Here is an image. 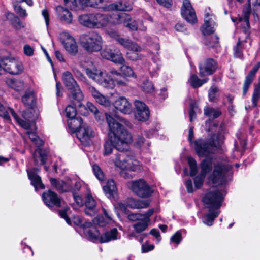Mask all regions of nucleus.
Here are the masks:
<instances>
[{"label": "nucleus", "instance_id": "nucleus-1", "mask_svg": "<svg viewBox=\"0 0 260 260\" xmlns=\"http://www.w3.org/2000/svg\"><path fill=\"white\" fill-rule=\"evenodd\" d=\"M109 132V139L104 145L103 154L108 155L112 153L113 148L118 152L114 160L115 166L121 170L135 171L137 168V161L128 157V144L132 142L131 134L110 115L105 114Z\"/></svg>", "mask_w": 260, "mask_h": 260}, {"label": "nucleus", "instance_id": "nucleus-2", "mask_svg": "<svg viewBox=\"0 0 260 260\" xmlns=\"http://www.w3.org/2000/svg\"><path fill=\"white\" fill-rule=\"evenodd\" d=\"M200 176L194 179V188L200 189L203 184V181L207 173L213 168L209 178L213 183L223 185L231 180L232 167L224 162L214 161L211 158H205L200 164Z\"/></svg>", "mask_w": 260, "mask_h": 260}, {"label": "nucleus", "instance_id": "nucleus-3", "mask_svg": "<svg viewBox=\"0 0 260 260\" xmlns=\"http://www.w3.org/2000/svg\"><path fill=\"white\" fill-rule=\"evenodd\" d=\"M193 131L192 127H190L188 134V140L190 143L194 144V147L197 154L199 157H207L211 153H213L216 148L219 147L222 143L224 139L223 127L219 128L218 133L212 136L209 143L205 142L202 139H199L193 142Z\"/></svg>", "mask_w": 260, "mask_h": 260}, {"label": "nucleus", "instance_id": "nucleus-4", "mask_svg": "<svg viewBox=\"0 0 260 260\" xmlns=\"http://www.w3.org/2000/svg\"><path fill=\"white\" fill-rule=\"evenodd\" d=\"M223 200V194L220 191L215 190L208 192L203 198V203L209 208V213L204 215L202 218L204 224L211 226L214 219L218 216L220 211L212 212L220 208Z\"/></svg>", "mask_w": 260, "mask_h": 260}, {"label": "nucleus", "instance_id": "nucleus-5", "mask_svg": "<svg viewBox=\"0 0 260 260\" xmlns=\"http://www.w3.org/2000/svg\"><path fill=\"white\" fill-rule=\"evenodd\" d=\"M87 76L99 85L107 89H113L117 85L115 75L111 76L105 72L95 67L87 68L85 69Z\"/></svg>", "mask_w": 260, "mask_h": 260}, {"label": "nucleus", "instance_id": "nucleus-6", "mask_svg": "<svg viewBox=\"0 0 260 260\" xmlns=\"http://www.w3.org/2000/svg\"><path fill=\"white\" fill-rule=\"evenodd\" d=\"M79 42L85 50L89 53H93L102 49L103 40L99 33L95 31H91L81 35Z\"/></svg>", "mask_w": 260, "mask_h": 260}, {"label": "nucleus", "instance_id": "nucleus-7", "mask_svg": "<svg viewBox=\"0 0 260 260\" xmlns=\"http://www.w3.org/2000/svg\"><path fill=\"white\" fill-rule=\"evenodd\" d=\"M62 80L73 99L77 101V106L80 109H86V107L80 103V101L83 99V95L71 73L69 71L64 72Z\"/></svg>", "mask_w": 260, "mask_h": 260}, {"label": "nucleus", "instance_id": "nucleus-8", "mask_svg": "<svg viewBox=\"0 0 260 260\" xmlns=\"http://www.w3.org/2000/svg\"><path fill=\"white\" fill-rule=\"evenodd\" d=\"M23 70L22 63L14 58H0V75L8 73L12 75H18Z\"/></svg>", "mask_w": 260, "mask_h": 260}, {"label": "nucleus", "instance_id": "nucleus-9", "mask_svg": "<svg viewBox=\"0 0 260 260\" xmlns=\"http://www.w3.org/2000/svg\"><path fill=\"white\" fill-rule=\"evenodd\" d=\"M120 73L115 69H111L110 71L112 75H115L117 78L115 79L117 86L118 87H126L128 85L129 80L128 78L136 77L133 69L126 64H122L120 67Z\"/></svg>", "mask_w": 260, "mask_h": 260}, {"label": "nucleus", "instance_id": "nucleus-10", "mask_svg": "<svg viewBox=\"0 0 260 260\" xmlns=\"http://www.w3.org/2000/svg\"><path fill=\"white\" fill-rule=\"evenodd\" d=\"M64 1L67 7L76 10L86 7L102 9L103 10V8L106 6H103V0H64Z\"/></svg>", "mask_w": 260, "mask_h": 260}, {"label": "nucleus", "instance_id": "nucleus-11", "mask_svg": "<svg viewBox=\"0 0 260 260\" xmlns=\"http://www.w3.org/2000/svg\"><path fill=\"white\" fill-rule=\"evenodd\" d=\"M130 187L133 192L141 198L148 197L152 193L150 187L142 179L132 182Z\"/></svg>", "mask_w": 260, "mask_h": 260}, {"label": "nucleus", "instance_id": "nucleus-12", "mask_svg": "<svg viewBox=\"0 0 260 260\" xmlns=\"http://www.w3.org/2000/svg\"><path fill=\"white\" fill-rule=\"evenodd\" d=\"M11 114L19 124L24 128H28L30 126V123L20 118L15 113L12 109L4 106L0 103V116L3 117L5 120L9 122L10 121Z\"/></svg>", "mask_w": 260, "mask_h": 260}, {"label": "nucleus", "instance_id": "nucleus-13", "mask_svg": "<svg viewBox=\"0 0 260 260\" xmlns=\"http://www.w3.org/2000/svg\"><path fill=\"white\" fill-rule=\"evenodd\" d=\"M22 101L24 105L28 108L25 111L22 113V117L25 120H29L32 118V106L35 103V96L34 92L31 90H27L25 91V94L22 97Z\"/></svg>", "mask_w": 260, "mask_h": 260}, {"label": "nucleus", "instance_id": "nucleus-14", "mask_svg": "<svg viewBox=\"0 0 260 260\" xmlns=\"http://www.w3.org/2000/svg\"><path fill=\"white\" fill-rule=\"evenodd\" d=\"M61 40L67 52L71 55L75 56L78 52V47L75 39L69 33L64 32L61 35Z\"/></svg>", "mask_w": 260, "mask_h": 260}, {"label": "nucleus", "instance_id": "nucleus-15", "mask_svg": "<svg viewBox=\"0 0 260 260\" xmlns=\"http://www.w3.org/2000/svg\"><path fill=\"white\" fill-rule=\"evenodd\" d=\"M76 135L83 145H88L91 142V139L95 136V133L87 124L84 123L77 131Z\"/></svg>", "mask_w": 260, "mask_h": 260}, {"label": "nucleus", "instance_id": "nucleus-16", "mask_svg": "<svg viewBox=\"0 0 260 260\" xmlns=\"http://www.w3.org/2000/svg\"><path fill=\"white\" fill-rule=\"evenodd\" d=\"M205 23L201 28V31L205 36L214 32L216 23L214 21L215 16L211 13L209 8L205 10Z\"/></svg>", "mask_w": 260, "mask_h": 260}, {"label": "nucleus", "instance_id": "nucleus-17", "mask_svg": "<svg viewBox=\"0 0 260 260\" xmlns=\"http://www.w3.org/2000/svg\"><path fill=\"white\" fill-rule=\"evenodd\" d=\"M217 68V62L212 58H207L202 61L199 66L201 77L213 74Z\"/></svg>", "mask_w": 260, "mask_h": 260}, {"label": "nucleus", "instance_id": "nucleus-18", "mask_svg": "<svg viewBox=\"0 0 260 260\" xmlns=\"http://www.w3.org/2000/svg\"><path fill=\"white\" fill-rule=\"evenodd\" d=\"M182 17L189 23L193 24L197 21L194 10L193 9L189 0H183L181 9Z\"/></svg>", "mask_w": 260, "mask_h": 260}, {"label": "nucleus", "instance_id": "nucleus-19", "mask_svg": "<svg viewBox=\"0 0 260 260\" xmlns=\"http://www.w3.org/2000/svg\"><path fill=\"white\" fill-rule=\"evenodd\" d=\"M136 108L135 117L139 121H146L149 117V111L146 104L140 101L135 102Z\"/></svg>", "mask_w": 260, "mask_h": 260}, {"label": "nucleus", "instance_id": "nucleus-20", "mask_svg": "<svg viewBox=\"0 0 260 260\" xmlns=\"http://www.w3.org/2000/svg\"><path fill=\"white\" fill-rule=\"evenodd\" d=\"M44 203L48 207H61L64 201L57 196V194L51 190L44 192L42 195Z\"/></svg>", "mask_w": 260, "mask_h": 260}, {"label": "nucleus", "instance_id": "nucleus-21", "mask_svg": "<svg viewBox=\"0 0 260 260\" xmlns=\"http://www.w3.org/2000/svg\"><path fill=\"white\" fill-rule=\"evenodd\" d=\"M101 54L103 58L110 60L115 63L123 64L125 62L122 54L119 51L114 53L112 49L106 48L102 51Z\"/></svg>", "mask_w": 260, "mask_h": 260}, {"label": "nucleus", "instance_id": "nucleus-22", "mask_svg": "<svg viewBox=\"0 0 260 260\" xmlns=\"http://www.w3.org/2000/svg\"><path fill=\"white\" fill-rule=\"evenodd\" d=\"M84 232L88 238L94 242H100V233L91 222H85L83 225Z\"/></svg>", "mask_w": 260, "mask_h": 260}, {"label": "nucleus", "instance_id": "nucleus-23", "mask_svg": "<svg viewBox=\"0 0 260 260\" xmlns=\"http://www.w3.org/2000/svg\"><path fill=\"white\" fill-rule=\"evenodd\" d=\"M132 4L131 0H121L118 4H111L105 6L103 8V11H109L114 10L118 11H129L132 9Z\"/></svg>", "mask_w": 260, "mask_h": 260}, {"label": "nucleus", "instance_id": "nucleus-24", "mask_svg": "<svg viewBox=\"0 0 260 260\" xmlns=\"http://www.w3.org/2000/svg\"><path fill=\"white\" fill-rule=\"evenodd\" d=\"M113 105L117 110L124 114H129L132 112V105L124 96H119L117 98Z\"/></svg>", "mask_w": 260, "mask_h": 260}, {"label": "nucleus", "instance_id": "nucleus-25", "mask_svg": "<svg viewBox=\"0 0 260 260\" xmlns=\"http://www.w3.org/2000/svg\"><path fill=\"white\" fill-rule=\"evenodd\" d=\"M109 21L108 15L93 13V29H100L107 25Z\"/></svg>", "mask_w": 260, "mask_h": 260}, {"label": "nucleus", "instance_id": "nucleus-26", "mask_svg": "<svg viewBox=\"0 0 260 260\" xmlns=\"http://www.w3.org/2000/svg\"><path fill=\"white\" fill-rule=\"evenodd\" d=\"M57 15L59 20L64 24H71L73 20V15L71 12L62 6H57L56 8Z\"/></svg>", "mask_w": 260, "mask_h": 260}, {"label": "nucleus", "instance_id": "nucleus-27", "mask_svg": "<svg viewBox=\"0 0 260 260\" xmlns=\"http://www.w3.org/2000/svg\"><path fill=\"white\" fill-rule=\"evenodd\" d=\"M33 160L36 165H45L48 157L47 150L37 149L32 153Z\"/></svg>", "mask_w": 260, "mask_h": 260}, {"label": "nucleus", "instance_id": "nucleus-28", "mask_svg": "<svg viewBox=\"0 0 260 260\" xmlns=\"http://www.w3.org/2000/svg\"><path fill=\"white\" fill-rule=\"evenodd\" d=\"M39 171L38 169H33L27 170L29 179L31 180V184L34 186L36 190L38 188L44 189L45 186L42 183L41 177L37 174Z\"/></svg>", "mask_w": 260, "mask_h": 260}, {"label": "nucleus", "instance_id": "nucleus-29", "mask_svg": "<svg viewBox=\"0 0 260 260\" xmlns=\"http://www.w3.org/2000/svg\"><path fill=\"white\" fill-rule=\"evenodd\" d=\"M85 213L89 216H94L97 213L96 209V203L93 197L88 194L86 197Z\"/></svg>", "mask_w": 260, "mask_h": 260}, {"label": "nucleus", "instance_id": "nucleus-30", "mask_svg": "<svg viewBox=\"0 0 260 260\" xmlns=\"http://www.w3.org/2000/svg\"><path fill=\"white\" fill-rule=\"evenodd\" d=\"M118 232L117 229L113 228L109 231L106 230L100 235V243H107L118 239Z\"/></svg>", "mask_w": 260, "mask_h": 260}, {"label": "nucleus", "instance_id": "nucleus-31", "mask_svg": "<svg viewBox=\"0 0 260 260\" xmlns=\"http://www.w3.org/2000/svg\"><path fill=\"white\" fill-rule=\"evenodd\" d=\"M116 41L124 48L131 51L140 52L141 47L137 43L133 42L129 39L123 38L120 36Z\"/></svg>", "mask_w": 260, "mask_h": 260}, {"label": "nucleus", "instance_id": "nucleus-32", "mask_svg": "<svg viewBox=\"0 0 260 260\" xmlns=\"http://www.w3.org/2000/svg\"><path fill=\"white\" fill-rule=\"evenodd\" d=\"M260 68V62L257 63V64L252 68V69L249 72L248 74L246 77L245 80L243 87V94L245 95L249 88L250 85L252 82V81L255 77L256 73L258 71Z\"/></svg>", "mask_w": 260, "mask_h": 260}, {"label": "nucleus", "instance_id": "nucleus-33", "mask_svg": "<svg viewBox=\"0 0 260 260\" xmlns=\"http://www.w3.org/2000/svg\"><path fill=\"white\" fill-rule=\"evenodd\" d=\"M51 184L57 190L60 192L70 191L72 189L71 183L65 182L63 180H57L55 178H51Z\"/></svg>", "mask_w": 260, "mask_h": 260}, {"label": "nucleus", "instance_id": "nucleus-34", "mask_svg": "<svg viewBox=\"0 0 260 260\" xmlns=\"http://www.w3.org/2000/svg\"><path fill=\"white\" fill-rule=\"evenodd\" d=\"M109 17V22H111L114 24H118L122 23L123 24V21L125 20H128L129 19V15L125 13H120L116 12L114 13L112 15L108 16Z\"/></svg>", "mask_w": 260, "mask_h": 260}, {"label": "nucleus", "instance_id": "nucleus-35", "mask_svg": "<svg viewBox=\"0 0 260 260\" xmlns=\"http://www.w3.org/2000/svg\"><path fill=\"white\" fill-rule=\"evenodd\" d=\"M34 118L29 119V120H25V121L30 123V126L28 128H25L27 130L26 134L28 135L31 141L38 147L41 146L43 145V142L37 136H36L35 132L30 130L31 126L33 125L32 121Z\"/></svg>", "mask_w": 260, "mask_h": 260}, {"label": "nucleus", "instance_id": "nucleus-36", "mask_svg": "<svg viewBox=\"0 0 260 260\" xmlns=\"http://www.w3.org/2000/svg\"><path fill=\"white\" fill-rule=\"evenodd\" d=\"M150 204L148 200H136L134 199H128L126 206L131 208L140 209L147 207Z\"/></svg>", "mask_w": 260, "mask_h": 260}, {"label": "nucleus", "instance_id": "nucleus-37", "mask_svg": "<svg viewBox=\"0 0 260 260\" xmlns=\"http://www.w3.org/2000/svg\"><path fill=\"white\" fill-rule=\"evenodd\" d=\"M68 125L69 129L72 132H77V131L84 123H82V120L80 117H75L68 119Z\"/></svg>", "mask_w": 260, "mask_h": 260}, {"label": "nucleus", "instance_id": "nucleus-38", "mask_svg": "<svg viewBox=\"0 0 260 260\" xmlns=\"http://www.w3.org/2000/svg\"><path fill=\"white\" fill-rule=\"evenodd\" d=\"M103 212L106 218H104L102 215L98 216L92 220L93 223L94 225H98L100 226H104L107 224L110 220H112V218L111 216L108 214L107 210L103 209Z\"/></svg>", "mask_w": 260, "mask_h": 260}, {"label": "nucleus", "instance_id": "nucleus-39", "mask_svg": "<svg viewBox=\"0 0 260 260\" xmlns=\"http://www.w3.org/2000/svg\"><path fill=\"white\" fill-rule=\"evenodd\" d=\"M79 21L83 26L93 29V13L80 15Z\"/></svg>", "mask_w": 260, "mask_h": 260}, {"label": "nucleus", "instance_id": "nucleus-40", "mask_svg": "<svg viewBox=\"0 0 260 260\" xmlns=\"http://www.w3.org/2000/svg\"><path fill=\"white\" fill-rule=\"evenodd\" d=\"M103 189L108 197H111L117 190L115 182L113 180H109L106 185L103 187Z\"/></svg>", "mask_w": 260, "mask_h": 260}, {"label": "nucleus", "instance_id": "nucleus-41", "mask_svg": "<svg viewBox=\"0 0 260 260\" xmlns=\"http://www.w3.org/2000/svg\"><path fill=\"white\" fill-rule=\"evenodd\" d=\"M149 223L148 220L146 221L144 218H142L134 223L132 227L137 233H140L144 231L148 228Z\"/></svg>", "mask_w": 260, "mask_h": 260}, {"label": "nucleus", "instance_id": "nucleus-42", "mask_svg": "<svg viewBox=\"0 0 260 260\" xmlns=\"http://www.w3.org/2000/svg\"><path fill=\"white\" fill-rule=\"evenodd\" d=\"M135 143L136 146L140 148L146 149L150 146V143L140 134L136 136Z\"/></svg>", "mask_w": 260, "mask_h": 260}, {"label": "nucleus", "instance_id": "nucleus-43", "mask_svg": "<svg viewBox=\"0 0 260 260\" xmlns=\"http://www.w3.org/2000/svg\"><path fill=\"white\" fill-rule=\"evenodd\" d=\"M208 80V78L201 80L197 75L193 74L188 80V82L192 87L196 88L201 86L204 83L207 82Z\"/></svg>", "mask_w": 260, "mask_h": 260}, {"label": "nucleus", "instance_id": "nucleus-44", "mask_svg": "<svg viewBox=\"0 0 260 260\" xmlns=\"http://www.w3.org/2000/svg\"><path fill=\"white\" fill-rule=\"evenodd\" d=\"M204 44L209 48H217L219 46V40L217 36L206 37L204 40Z\"/></svg>", "mask_w": 260, "mask_h": 260}, {"label": "nucleus", "instance_id": "nucleus-45", "mask_svg": "<svg viewBox=\"0 0 260 260\" xmlns=\"http://www.w3.org/2000/svg\"><path fill=\"white\" fill-rule=\"evenodd\" d=\"M204 114L208 117L209 119H215L218 117L221 114V112L216 109L211 107H206L204 108Z\"/></svg>", "mask_w": 260, "mask_h": 260}, {"label": "nucleus", "instance_id": "nucleus-46", "mask_svg": "<svg viewBox=\"0 0 260 260\" xmlns=\"http://www.w3.org/2000/svg\"><path fill=\"white\" fill-rule=\"evenodd\" d=\"M187 161L190 167V175L193 177L195 176L198 172L197 162L192 157H188Z\"/></svg>", "mask_w": 260, "mask_h": 260}, {"label": "nucleus", "instance_id": "nucleus-47", "mask_svg": "<svg viewBox=\"0 0 260 260\" xmlns=\"http://www.w3.org/2000/svg\"><path fill=\"white\" fill-rule=\"evenodd\" d=\"M260 98V85H257L253 91L252 96V103L253 107H256Z\"/></svg>", "mask_w": 260, "mask_h": 260}, {"label": "nucleus", "instance_id": "nucleus-48", "mask_svg": "<svg viewBox=\"0 0 260 260\" xmlns=\"http://www.w3.org/2000/svg\"><path fill=\"white\" fill-rule=\"evenodd\" d=\"M11 86L16 91H20L24 88V83L20 80H12Z\"/></svg>", "mask_w": 260, "mask_h": 260}, {"label": "nucleus", "instance_id": "nucleus-49", "mask_svg": "<svg viewBox=\"0 0 260 260\" xmlns=\"http://www.w3.org/2000/svg\"><path fill=\"white\" fill-rule=\"evenodd\" d=\"M65 113L68 119L76 117L77 111L75 107L69 105L65 109Z\"/></svg>", "mask_w": 260, "mask_h": 260}, {"label": "nucleus", "instance_id": "nucleus-50", "mask_svg": "<svg viewBox=\"0 0 260 260\" xmlns=\"http://www.w3.org/2000/svg\"><path fill=\"white\" fill-rule=\"evenodd\" d=\"M142 89L146 93H152L154 90V87L149 80H145L143 81Z\"/></svg>", "mask_w": 260, "mask_h": 260}, {"label": "nucleus", "instance_id": "nucleus-51", "mask_svg": "<svg viewBox=\"0 0 260 260\" xmlns=\"http://www.w3.org/2000/svg\"><path fill=\"white\" fill-rule=\"evenodd\" d=\"M218 88L214 86L210 87L208 92V96L209 101L211 102H215L217 99Z\"/></svg>", "mask_w": 260, "mask_h": 260}, {"label": "nucleus", "instance_id": "nucleus-52", "mask_svg": "<svg viewBox=\"0 0 260 260\" xmlns=\"http://www.w3.org/2000/svg\"><path fill=\"white\" fill-rule=\"evenodd\" d=\"M92 169L96 177L100 181L104 180L105 179V175L99 166L97 165H94L93 166Z\"/></svg>", "mask_w": 260, "mask_h": 260}, {"label": "nucleus", "instance_id": "nucleus-53", "mask_svg": "<svg viewBox=\"0 0 260 260\" xmlns=\"http://www.w3.org/2000/svg\"><path fill=\"white\" fill-rule=\"evenodd\" d=\"M123 25L129 28L132 30H136L138 28V26L136 22L134 20H132L130 16L128 20L123 21Z\"/></svg>", "mask_w": 260, "mask_h": 260}, {"label": "nucleus", "instance_id": "nucleus-54", "mask_svg": "<svg viewBox=\"0 0 260 260\" xmlns=\"http://www.w3.org/2000/svg\"><path fill=\"white\" fill-rule=\"evenodd\" d=\"M95 101L100 105L105 107H109L110 106V101L104 95L101 94Z\"/></svg>", "mask_w": 260, "mask_h": 260}, {"label": "nucleus", "instance_id": "nucleus-55", "mask_svg": "<svg viewBox=\"0 0 260 260\" xmlns=\"http://www.w3.org/2000/svg\"><path fill=\"white\" fill-rule=\"evenodd\" d=\"M158 69V65L154 62L150 63L148 64V70L152 77L155 76L157 74V71Z\"/></svg>", "mask_w": 260, "mask_h": 260}, {"label": "nucleus", "instance_id": "nucleus-56", "mask_svg": "<svg viewBox=\"0 0 260 260\" xmlns=\"http://www.w3.org/2000/svg\"><path fill=\"white\" fill-rule=\"evenodd\" d=\"M154 248V245L153 244H149L148 242H146L142 245L141 252L142 253L148 252L153 250Z\"/></svg>", "mask_w": 260, "mask_h": 260}, {"label": "nucleus", "instance_id": "nucleus-57", "mask_svg": "<svg viewBox=\"0 0 260 260\" xmlns=\"http://www.w3.org/2000/svg\"><path fill=\"white\" fill-rule=\"evenodd\" d=\"M143 215L141 213H131L128 215V219L132 221L137 222L143 218Z\"/></svg>", "mask_w": 260, "mask_h": 260}, {"label": "nucleus", "instance_id": "nucleus-58", "mask_svg": "<svg viewBox=\"0 0 260 260\" xmlns=\"http://www.w3.org/2000/svg\"><path fill=\"white\" fill-rule=\"evenodd\" d=\"M16 12L21 17H25L27 14L25 9H23L20 6L16 5L14 6Z\"/></svg>", "mask_w": 260, "mask_h": 260}, {"label": "nucleus", "instance_id": "nucleus-59", "mask_svg": "<svg viewBox=\"0 0 260 260\" xmlns=\"http://www.w3.org/2000/svg\"><path fill=\"white\" fill-rule=\"evenodd\" d=\"M69 209V208L67 207L63 209V210H61L59 211V214L63 218H64L67 223L70 225L71 224V221L70 219L67 215V210Z\"/></svg>", "mask_w": 260, "mask_h": 260}, {"label": "nucleus", "instance_id": "nucleus-60", "mask_svg": "<svg viewBox=\"0 0 260 260\" xmlns=\"http://www.w3.org/2000/svg\"><path fill=\"white\" fill-rule=\"evenodd\" d=\"M132 52H127L126 53V57L128 59L132 60H137L140 58V56L138 54L139 52H136L132 51Z\"/></svg>", "mask_w": 260, "mask_h": 260}, {"label": "nucleus", "instance_id": "nucleus-61", "mask_svg": "<svg viewBox=\"0 0 260 260\" xmlns=\"http://www.w3.org/2000/svg\"><path fill=\"white\" fill-rule=\"evenodd\" d=\"M175 29L180 32H183L184 34H187L188 33V30L187 28L185 27V26L181 23H178L176 24L175 26Z\"/></svg>", "mask_w": 260, "mask_h": 260}, {"label": "nucleus", "instance_id": "nucleus-62", "mask_svg": "<svg viewBox=\"0 0 260 260\" xmlns=\"http://www.w3.org/2000/svg\"><path fill=\"white\" fill-rule=\"evenodd\" d=\"M72 221L75 225L80 226L83 229L84 223H83L82 219L79 216H74L72 218Z\"/></svg>", "mask_w": 260, "mask_h": 260}, {"label": "nucleus", "instance_id": "nucleus-63", "mask_svg": "<svg viewBox=\"0 0 260 260\" xmlns=\"http://www.w3.org/2000/svg\"><path fill=\"white\" fill-rule=\"evenodd\" d=\"M106 34L108 35L110 37L115 40L116 41L120 37V35L116 31L112 29H108L106 30Z\"/></svg>", "mask_w": 260, "mask_h": 260}, {"label": "nucleus", "instance_id": "nucleus-64", "mask_svg": "<svg viewBox=\"0 0 260 260\" xmlns=\"http://www.w3.org/2000/svg\"><path fill=\"white\" fill-rule=\"evenodd\" d=\"M89 92L92 96L96 100L101 93L93 86H90L88 88Z\"/></svg>", "mask_w": 260, "mask_h": 260}]
</instances>
